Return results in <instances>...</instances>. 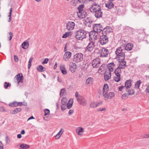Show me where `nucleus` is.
<instances>
[{
	"mask_svg": "<svg viewBox=\"0 0 149 149\" xmlns=\"http://www.w3.org/2000/svg\"><path fill=\"white\" fill-rule=\"evenodd\" d=\"M128 95H129L128 94L124 93L122 95V97L123 99H126L128 97Z\"/></svg>",
	"mask_w": 149,
	"mask_h": 149,
	"instance_id": "obj_46",
	"label": "nucleus"
},
{
	"mask_svg": "<svg viewBox=\"0 0 149 149\" xmlns=\"http://www.w3.org/2000/svg\"><path fill=\"white\" fill-rule=\"evenodd\" d=\"M77 101L78 103L83 106H85L87 104V102L84 97L82 96L79 97L77 100Z\"/></svg>",
	"mask_w": 149,
	"mask_h": 149,
	"instance_id": "obj_12",
	"label": "nucleus"
},
{
	"mask_svg": "<svg viewBox=\"0 0 149 149\" xmlns=\"http://www.w3.org/2000/svg\"><path fill=\"white\" fill-rule=\"evenodd\" d=\"M143 137L144 138H147L149 137V134H145L143 135Z\"/></svg>",
	"mask_w": 149,
	"mask_h": 149,
	"instance_id": "obj_60",
	"label": "nucleus"
},
{
	"mask_svg": "<svg viewBox=\"0 0 149 149\" xmlns=\"http://www.w3.org/2000/svg\"><path fill=\"white\" fill-rule=\"evenodd\" d=\"M70 31H68L66 32H65L63 36L62 37L63 38H66L68 37L70 35V34L71 33Z\"/></svg>",
	"mask_w": 149,
	"mask_h": 149,
	"instance_id": "obj_37",
	"label": "nucleus"
},
{
	"mask_svg": "<svg viewBox=\"0 0 149 149\" xmlns=\"http://www.w3.org/2000/svg\"><path fill=\"white\" fill-rule=\"evenodd\" d=\"M115 54H116V58L117 60H122L123 59H125V55L124 50L122 49L121 47H118L115 51Z\"/></svg>",
	"mask_w": 149,
	"mask_h": 149,
	"instance_id": "obj_1",
	"label": "nucleus"
},
{
	"mask_svg": "<svg viewBox=\"0 0 149 149\" xmlns=\"http://www.w3.org/2000/svg\"><path fill=\"white\" fill-rule=\"evenodd\" d=\"M64 132V130L63 129L61 128L60 131L57 134L58 135L61 136Z\"/></svg>",
	"mask_w": 149,
	"mask_h": 149,
	"instance_id": "obj_50",
	"label": "nucleus"
},
{
	"mask_svg": "<svg viewBox=\"0 0 149 149\" xmlns=\"http://www.w3.org/2000/svg\"><path fill=\"white\" fill-rule=\"evenodd\" d=\"M76 38L79 40H81L86 38V33L83 30L80 29L77 31L75 33Z\"/></svg>",
	"mask_w": 149,
	"mask_h": 149,
	"instance_id": "obj_2",
	"label": "nucleus"
},
{
	"mask_svg": "<svg viewBox=\"0 0 149 149\" xmlns=\"http://www.w3.org/2000/svg\"><path fill=\"white\" fill-rule=\"evenodd\" d=\"M22 48L24 49H27L29 46V44L27 41H24L22 45Z\"/></svg>",
	"mask_w": 149,
	"mask_h": 149,
	"instance_id": "obj_26",
	"label": "nucleus"
},
{
	"mask_svg": "<svg viewBox=\"0 0 149 149\" xmlns=\"http://www.w3.org/2000/svg\"><path fill=\"white\" fill-rule=\"evenodd\" d=\"M94 52L95 53H98L99 54L100 56L101 57H107L109 53L108 50L105 47H102L100 50L97 49H95Z\"/></svg>",
	"mask_w": 149,
	"mask_h": 149,
	"instance_id": "obj_3",
	"label": "nucleus"
},
{
	"mask_svg": "<svg viewBox=\"0 0 149 149\" xmlns=\"http://www.w3.org/2000/svg\"><path fill=\"white\" fill-rule=\"evenodd\" d=\"M94 63L100 64V60L99 58H96L94 59Z\"/></svg>",
	"mask_w": 149,
	"mask_h": 149,
	"instance_id": "obj_43",
	"label": "nucleus"
},
{
	"mask_svg": "<svg viewBox=\"0 0 149 149\" xmlns=\"http://www.w3.org/2000/svg\"><path fill=\"white\" fill-rule=\"evenodd\" d=\"M114 73L116 75L114 77V79L116 82H118L120 79V74L121 73V71L115 69Z\"/></svg>",
	"mask_w": 149,
	"mask_h": 149,
	"instance_id": "obj_9",
	"label": "nucleus"
},
{
	"mask_svg": "<svg viewBox=\"0 0 149 149\" xmlns=\"http://www.w3.org/2000/svg\"><path fill=\"white\" fill-rule=\"evenodd\" d=\"M101 10V7L100 5L94 3V11H96L97 10Z\"/></svg>",
	"mask_w": 149,
	"mask_h": 149,
	"instance_id": "obj_28",
	"label": "nucleus"
},
{
	"mask_svg": "<svg viewBox=\"0 0 149 149\" xmlns=\"http://www.w3.org/2000/svg\"><path fill=\"white\" fill-rule=\"evenodd\" d=\"M129 95H132L134 93V91L133 89H129L126 90Z\"/></svg>",
	"mask_w": 149,
	"mask_h": 149,
	"instance_id": "obj_34",
	"label": "nucleus"
},
{
	"mask_svg": "<svg viewBox=\"0 0 149 149\" xmlns=\"http://www.w3.org/2000/svg\"><path fill=\"white\" fill-rule=\"evenodd\" d=\"M9 105L12 107H16L17 106V102H13L9 103Z\"/></svg>",
	"mask_w": 149,
	"mask_h": 149,
	"instance_id": "obj_36",
	"label": "nucleus"
},
{
	"mask_svg": "<svg viewBox=\"0 0 149 149\" xmlns=\"http://www.w3.org/2000/svg\"><path fill=\"white\" fill-rule=\"evenodd\" d=\"M141 83V82L140 80L138 81L135 84L134 88H136L139 89Z\"/></svg>",
	"mask_w": 149,
	"mask_h": 149,
	"instance_id": "obj_33",
	"label": "nucleus"
},
{
	"mask_svg": "<svg viewBox=\"0 0 149 149\" xmlns=\"http://www.w3.org/2000/svg\"><path fill=\"white\" fill-rule=\"evenodd\" d=\"M73 104L72 99H70L68 101V103L67 104V106L68 109H70L72 107Z\"/></svg>",
	"mask_w": 149,
	"mask_h": 149,
	"instance_id": "obj_31",
	"label": "nucleus"
},
{
	"mask_svg": "<svg viewBox=\"0 0 149 149\" xmlns=\"http://www.w3.org/2000/svg\"><path fill=\"white\" fill-rule=\"evenodd\" d=\"M99 41L102 45H104L108 42V37L106 35L101 36L99 38Z\"/></svg>",
	"mask_w": 149,
	"mask_h": 149,
	"instance_id": "obj_8",
	"label": "nucleus"
},
{
	"mask_svg": "<svg viewBox=\"0 0 149 149\" xmlns=\"http://www.w3.org/2000/svg\"><path fill=\"white\" fill-rule=\"evenodd\" d=\"M3 145L2 142L0 141V149H3Z\"/></svg>",
	"mask_w": 149,
	"mask_h": 149,
	"instance_id": "obj_63",
	"label": "nucleus"
},
{
	"mask_svg": "<svg viewBox=\"0 0 149 149\" xmlns=\"http://www.w3.org/2000/svg\"><path fill=\"white\" fill-rule=\"evenodd\" d=\"M131 80L129 79L127 80L125 82V87L127 89L130 88L131 86Z\"/></svg>",
	"mask_w": 149,
	"mask_h": 149,
	"instance_id": "obj_22",
	"label": "nucleus"
},
{
	"mask_svg": "<svg viewBox=\"0 0 149 149\" xmlns=\"http://www.w3.org/2000/svg\"><path fill=\"white\" fill-rule=\"evenodd\" d=\"M75 96L77 99V100L79 99V97L80 96L81 97V96L80 95H79V93L78 92H76L75 93Z\"/></svg>",
	"mask_w": 149,
	"mask_h": 149,
	"instance_id": "obj_51",
	"label": "nucleus"
},
{
	"mask_svg": "<svg viewBox=\"0 0 149 149\" xmlns=\"http://www.w3.org/2000/svg\"><path fill=\"white\" fill-rule=\"evenodd\" d=\"M66 90L65 88H63L61 90L60 95V96H63L64 93L65 92Z\"/></svg>",
	"mask_w": 149,
	"mask_h": 149,
	"instance_id": "obj_44",
	"label": "nucleus"
},
{
	"mask_svg": "<svg viewBox=\"0 0 149 149\" xmlns=\"http://www.w3.org/2000/svg\"><path fill=\"white\" fill-rule=\"evenodd\" d=\"M93 31H92L89 33V39L90 40H92V36H91V35H93Z\"/></svg>",
	"mask_w": 149,
	"mask_h": 149,
	"instance_id": "obj_52",
	"label": "nucleus"
},
{
	"mask_svg": "<svg viewBox=\"0 0 149 149\" xmlns=\"http://www.w3.org/2000/svg\"><path fill=\"white\" fill-rule=\"evenodd\" d=\"M118 8L116 6L112 10V12L115 14H117L118 12Z\"/></svg>",
	"mask_w": 149,
	"mask_h": 149,
	"instance_id": "obj_41",
	"label": "nucleus"
},
{
	"mask_svg": "<svg viewBox=\"0 0 149 149\" xmlns=\"http://www.w3.org/2000/svg\"><path fill=\"white\" fill-rule=\"evenodd\" d=\"M111 73L108 71L107 70L105 71L104 76V79L105 81L108 80L111 77Z\"/></svg>",
	"mask_w": 149,
	"mask_h": 149,
	"instance_id": "obj_18",
	"label": "nucleus"
},
{
	"mask_svg": "<svg viewBox=\"0 0 149 149\" xmlns=\"http://www.w3.org/2000/svg\"><path fill=\"white\" fill-rule=\"evenodd\" d=\"M37 70L40 72H42L45 71L46 70L45 68L42 66V65H39L37 67Z\"/></svg>",
	"mask_w": 149,
	"mask_h": 149,
	"instance_id": "obj_29",
	"label": "nucleus"
},
{
	"mask_svg": "<svg viewBox=\"0 0 149 149\" xmlns=\"http://www.w3.org/2000/svg\"><path fill=\"white\" fill-rule=\"evenodd\" d=\"M105 65L104 64H102L100 67L99 69L98 70V72L99 73H101L102 70H104L103 69L104 68Z\"/></svg>",
	"mask_w": 149,
	"mask_h": 149,
	"instance_id": "obj_38",
	"label": "nucleus"
},
{
	"mask_svg": "<svg viewBox=\"0 0 149 149\" xmlns=\"http://www.w3.org/2000/svg\"><path fill=\"white\" fill-rule=\"evenodd\" d=\"M49 61V59L47 58H45L42 62V63L43 64L47 63Z\"/></svg>",
	"mask_w": 149,
	"mask_h": 149,
	"instance_id": "obj_56",
	"label": "nucleus"
},
{
	"mask_svg": "<svg viewBox=\"0 0 149 149\" xmlns=\"http://www.w3.org/2000/svg\"><path fill=\"white\" fill-rule=\"evenodd\" d=\"M100 64L94 63V68H98L100 66Z\"/></svg>",
	"mask_w": 149,
	"mask_h": 149,
	"instance_id": "obj_55",
	"label": "nucleus"
},
{
	"mask_svg": "<svg viewBox=\"0 0 149 149\" xmlns=\"http://www.w3.org/2000/svg\"><path fill=\"white\" fill-rule=\"evenodd\" d=\"M94 12L95 13L94 15L95 17L97 18H100L102 16V13L101 10H98L96 11H94Z\"/></svg>",
	"mask_w": 149,
	"mask_h": 149,
	"instance_id": "obj_20",
	"label": "nucleus"
},
{
	"mask_svg": "<svg viewBox=\"0 0 149 149\" xmlns=\"http://www.w3.org/2000/svg\"><path fill=\"white\" fill-rule=\"evenodd\" d=\"M44 111L45 112L44 115L45 116L49 115L50 113L49 110L48 109H44Z\"/></svg>",
	"mask_w": 149,
	"mask_h": 149,
	"instance_id": "obj_45",
	"label": "nucleus"
},
{
	"mask_svg": "<svg viewBox=\"0 0 149 149\" xmlns=\"http://www.w3.org/2000/svg\"><path fill=\"white\" fill-rule=\"evenodd\" d=\"M83 132V129L82 127H79L76 128V132L79 135H81Z\"/></svg>",
	"mask_w": 149,
	"mask_h": 149,
	"instance_id": "obj_23",
	"label": "nucleus"
},
{
	"mask_svg": "<svg viewBox=\"0 0 149 149\" xmlns=\"http://www.w3.org/2000/svg\"><path fill=\"white\" fill-rule=\"evenodd\" d=\"M74 26L75 23L74 22H70L67 24L66 27L68 30H72L74 29Z\"/></svg>",
	"mask_w": 149,
	"mask_h": 149,
	"instance_id": "obj_14",
	"label": "nucleus"
},
{
	"mask_svg": "<svg viewBox=\"0 0 149 149\" xmlns=\"http://www.w3.org/2000/svg\"><path fill=\"white\" fill-rule=\"evenodd\" d=\"M109 90L108 85L107 84H105L103 87L102 94H105V93H107Z\"/></svg>",
	"mask_w": 149,
	"mask_h": 149,
	"instance_id": "obj_25",
	"label": "nucleus"
},
{
	"mask_svg": "<svg viewBox=\"0 0 149 149\" xmlns=\"http://www.w3.org/2000/svg\"><path fill=\"white\" fill-rule=\"evenodd\" d=\"M94 39L97 40L98 39H99L100 36L99 35L98 32H94Z\"/></svg>",
	"mask_w": 149,
	"mask_h": 149,
	"instance_id": "obj_32",
	"label": "nucleus"
},
{
	"mask_svg": "<svg viewBox=\"0 0 149 149\" xmlns=\"http://www.w3.org/2000/svg\"><path fill=\"white\" fill-rule=\"evenodd\" d=\"M86 21L87 23H92L93 22V21L91 20L90 18H87Z\"/></svg>",
	"mask_w": 149,
	"mask_h": 149,
	"instance_id": "obj_58",
	"label": "nucleus"
},
{
	"mask_svg": "<svg viewBox=\"0 0 149 149\" xmlns=\"http://www.w3.org/2000/svg\"><path fill=\"white\" fill-rule=\"evenodd\" d=\"M114 4L112 2L109 1L105 3V6L108 8L111 9L113 7Z\"/></svg>",
	"mask_w": 149,
	"mask_h": 149,
	"instance_id": "obj_24",
	"label": "nucleus"
},
{
	"mask_svg": "<svg viewBox=\"0 0 149 149\" xmlns=\"http://www.w3.org/2000/svg\"><path fill=\"white\" fill-rule=\"evenodd\" d=\"M107 93H105L103 95L105 98V100H107L108 99H112L114 96L115 94L113 92H110L108 94Z\"/></svg>",
	"mask_w": 149,
	"mask_h": 149,
	"instance_id": "obj_11",
	"label": "nucleus"
},
{
	"mask_svg": "<svg viewBox=\"0 0 149 149\" xmlns=\"http://www.w3.org/2000/svg\"><path fill=\"white\" fill-rule=\"evenodd\" d=\"M146 92L147 93H149V84L147 86L146 90Z\"/></svg>",
	"mask_w": 149,
	"mask_h": 149,
	"instance_id": "obj_64",
	"label": "nucleus"
},
{
	"mask_svg": "<svg viewBox=\"0 0 149 149\" xmlns=\"http://www.w3.org/2000/svg\"><path fill=\"white\" fill-rule=\"evenodd\" d=\"M6 143L7 144H9L10 141L9 138L8 136H6Z\"/></svg>",
	"mask_w": 149,
	"mask_h": 149,
	"instance_id": "obj_53",
	"label": "nucleus"
},
{
	"mask_svg": "<svg viewBox=\"0 0 149 149\" xmlns=\"http://www.w3.org/2000/svg\"><path fill=\"white\" fill-rule=\"evenodd\" d=\"M72 53L70 52H67L64 54L63 58L65 61L68 60L70 57Z\"/></svg>",
	"mask_w": 149,
	"mask_h": 149,
	"instance_id": "obj_19",
	"label": "nucleus"
},
{
	"mask_svg": "<svg viewBox=\"0 0 149 149\" xmlns=\"http://www.w3.org/2000/svg\"><path fill=\"white\" fill-rule=\"evenodd\" d=\"M102 101H100L97 103H96L95 104V107H97L100 106V105L102 104Z\"/></svg>",
	"mask_w": 149,
	"mask_h": 149,
	"instance_id": "obj_54",
	"label": "nucleus"
},
{
	"mask_svg": "<svg viewBox=\"0 0 149 149\" xmlns=\"http://www.w3.org/2000/svg\"><path fill=\"white\" fill-rule=\"evenodd\" d=\"M84 4H81L77 8L79 11L77 13V15L80 18H84L87 15L86 13L84 10Z\"/></svg>",
	"mask_w": 149,
	"mask_h": 149,
	"instance_id": "obj_4",
	"label": "nucleus"
},
{
	"mask_svg": "<svg viewBox=\"0 0 149 149\" xmlns=\"http://www.w3.org/2000/svg\"><path fill=\"white\" fill-rule=\"evenodd\" d=\"M22 109L20 108H18L15 109L14 110L11 111V113L12 114H15L22 111Z\"/></svg>",
	"mask_w": 149,
	"mask_h": 149,
	"instance_id": "obj_27",
	"label": "nucleus"
},
{
	"mask_svg": "<svg viewBox=\"0 0 149 149\" xmlns=\"http://www.w3.org/2000/svg\"><path fill=\"white\" fill-rule=\"evenodd\" d=\"M118 61L120 62V63L119 65V66L115 69L121 71V69H124L125 68L126 66V61H124V59L122 60H120Z\"/></svg>",
	"mask_w": 149,
	"mask_h": 149,
	"instance_id": "obj_7",
	"label": "nucleus"
},
{
	"mask_svg": "<svg viewBox=\"0 0 149 149\" xmlns=\"http://www.w3.org/2000/svg\"><path fill=\"white\" fill-rule=\"evenodd\" d=\"M33 59V58L32 57H31L30 58L28 64V68L29 69L31 65V62Z\"/></svg>",
	"mask_w": 149,
	"mask_h": 149,
	"instance_id": "obj_40",
	"label": "nucleus"
},
{
	"mask_svg": "<svg viewBox=\"0 0 149 149\" xmlns=\"http://www.w3.org/2000/svg\"><path fill=\"white\" fill-rule=\"evenodd\" d=\"M60 69L62 73L63 74H66L67 73V71L65 69L64 65H61L60 67Z\"/></svg>",
	"mask_w": 149,
	"mask_h": 149,
	"instance_id": "obj_30",
	"label": "nucleus"
},
{
	"mask_svg": "<svg viewBox=\"0 0 149 149\" xmlns=\"http://www.w3.org/2000/svg\"><path fill=\"white\" fill-rule=\"evenodd\" d=\"M126 41L125 40H123L122 42L123 43L125 42V44L122 45L121 47L123 50L127 51H130L132 49L133 46V45L132 43H128L125 42Z\"/></svg>",
	"mask_w": 149,
	"mask_h": 149,
	"instance_id": "obj_5",
	"label": "nucleus"
},
{
	"mask_svg": "<svg viewBox=\"0 0 149 149\" xmlns=\"http://www.w3.org/2000/svg\"><path fill=\"white\" fill-rule=\"evenodd\" d=\"M4 84V88L5 89L7 88L8 86H10V84L8 83H7V82H5Z\"/></svg>",
	"mask_w": 149,
	"mask_h": 149,
	"instance_id": "obj_49",
	"label": "nucleus"
},
{
	"mask_svg": "<svg viewBox=\"0 0 149 149\" xmlns=\"http://www.w3.org/2000/svg\"><path fill=\"white\" fill-rule=\"evenodd\" d=\"M103 28L100 24H94V32H100L102 31Z\"/></svg>",
	"mask_w": 149,
	"mask_h": 149,
	"instance_id": "obj_10",
	"label": "nucleus"
},
{
	"mask_svg": "<svg viewBox=\"0 0 149 149\" xmlns=\"http://www.w3.org/2000/svg\"><path fill=\"white\" fill-rule=\"evenodd\" d=\"M8 34L10 36L8 38L9 40H10L12 38V37L13 36V33L10 32L8 33Z\"/></svg>",
	"mask_w": 149,
	"mask_h": 149,
	"instance_id": "obj_57",
	"label": "nucleus"
},
{
	"mask_svg": "<svg viewBox=\"0 0 149 149\" xmlns=\"http://www.w3.org/2000/svg\"><path fill=\"white\" fill-rule=\"evenodd\" d=\"M102 31L103 34H107V33H109L110 32V30L109 29L107 30V29L104 28L103 29Z\"/></svg>",
	"mask_w": 149,
	"mask_h": 149,
	"instance_id": "obj_39",
	"label": "nucleus"
},
{
	"mask_svg": "<svg viewBox=\"0 0 149 149\" xmlns=\"http://www.w3.org/2000/svg\"><path fill=\"white\" fill-rule=\"evenodd\" d=\"M14 59L16 62H17L18 61V57L16 55L14 56Z\"/></svg>",
	"mask_w": 149,
	"mask_h": 149,
	"instance_id": "obj_61",
	"label": "nucleus"
},
{
	"mask_svg": "<svg viewBox=\"0 0 149 149\" xmlns=\"http://www.w3.org/2000/svg\"><path fill=\"white\" fill-rule=\"evenodd\" d=\"M106 108H102V109H97V111H106Z\"/></svg>",
	"mask_w": 149,
	"mask_h": 149,
	"instance_id": "obj_59",
	"label": "nucleus"
},
{
	"mask_svg": "<svg viewBox=\"0 0 149 149\" xmlns=\"http://www.w3.org/2000/svg\"><path fill=\"white\" fill-rule=\"evenodd\" d=\"M76 64L73 62H70V63L69 69L72 72H74L76 69Z\"/></svg>",
	"mask_w": 149,
	"mask_h": 149,
	"instance_id": "obj_16",
	"label": "nucleus"
},
{
	"mask_svg": "<svg viewBox=\"0 0 149 149\" xmlns=\"http://www.w3.org/2000/svg\"><path fill=\"white\" fill-rule=\"evenodd\" d=\"M10 11L9 13V17L8 22H10L11 21V14L12 13V8H11L10 9Z\"/></svg>",
	"mask_w": 149,
	"mask_h": 149,
	"instance_id": "obj_47",
	"label": "nucleus"
},
{
	"mask_svg": "<svg viewBox=\"0 0 149 149\" xmlns=\"http://www.w3.org/2000/svg\"><path fill=\"white\" fill-rule=\"evenodd\" d=\"M93 79L92 77H88L87 78L86 81V84H88L91 83L93 81Z\"/></svg>",
	"mask_w": 149,
	"mask_h": 149,
	"instance_id": "obj_35",
	"label": "nucleus"
},
{
	"mask_svg": "<svg viewBox=\"0 0 149 149\" xmlns=\"http://www.w3.org/2000/svg\"><path fill=\"white\" fill-rule=\"evenodd\" d=\"M83 59V54L81 53L76 54L74 56L73 61L74 62L78 63L81 61Z\"/></svg>",
	"mask_w": 149,
	"mask_h": 149,
	"instance_id": "obj_6",
	"label": "nucleus"
},
{
	"mask_svg": "<svg viewBox=\"0 0 149 149\" xmlns=\"http://www.w3.org/2000/svg\"><path fill=\"white\" fill-rule=\"evenodd\" d=\"M19 146V149H28L29 148V146L27 144L22 143L20 144H18L17 146Z\"/></svg>",
	"mask_w": 149,
	"mask_h": 149,
	"instance_id": "obj_21",
	"label": "nucleus"
},
{
	"mask_svg": "<svg viewBox=\"0 0 149 149\" xmlns=\"http://www.w3.org/2000/svg\"><path fill=\"white\" fill-rule=\"evenodd\" d=\"M93 50V42L92 41L90 42L86 47V51L91 52Z\"/></svg>",
	"mask_w": 149,
	"mask_h": 149,
	"instance_id": "obj_17",
	"label": "nucleus"
},
{
	"mask_svg": "<svg viewBox=\"0 0 149 149\" xmlns=\"http://www.w3.org/2000/svg\"><path fill=\"white\" fill-rule=\"evenodd\" d=\"M116 68L115 65L113 63H109L107 66L108 71L110 72L111 73L113 72L114 69Z\"/></svg>",
	"mask_w": 149,
	"mask_h": 149,
	"instance_id": "obj_15",
	"label": "nucleus"
},
{
	"mask_svg": "<svg viewBox=\"0 0 149 149\" xmlns=\"http://www.w3.org/2000/svg\"><path fill=\"white\" fill-rule=\"evenodd\" d=\"M61 103L62 105H66L67 103V100L66 99L63 98L61 100Z\"/></svg>",
	"mask_w": 149,
	"mask_h": 149,
	"instance_id": "obj_42",
	"label": "nucleus"
},
{
	"mask_svg": "<svg viewBox=\"0 0 149 149\" xmlns=\"http://www.w3.org/2000/svg\"><path fill=\"white\" fill-rule=\"evenodd\" d=\"M15 78L18 81V85H19V83L23 82V80L24 77L22 73H19L18 74L15 76Z\"/></svg>",
	"mask_w": 149,
	"mask_h": 149,
	"instance_id": "obj_13",
	"label": "nucleus"
},
{
	"mask_svg": "<svg viewBox=\"0 0 149 149\" xmlns=\"http://www.w3.org/2000/svg\"><path fill=\"white\" fill-rule=\"evenodd\" d=\"M77 0H72L71 1V4L74 6H75L77 3Z\"/></svg>",
	"mask_w": 149,
	"mask_h": 149,
	"instance_id": "obj_48",
	"label": "nucleus"
},
{
	"mask_svg": "<svg viewBox=\"0 0 149 149\" xmlns=\"http://www.w3.org/2000/svg\"><path fill=\"white\" fill-rule=\"evenodd\" d=\"M61 108L62 110L64 111L66 109V105H62L61 106Z\"/></svg>",
	"mask_w": 149,
	"mask_h": 149,
	"instance_id": "obj_62",
	"label": "nucleus"
}]
</instances>
